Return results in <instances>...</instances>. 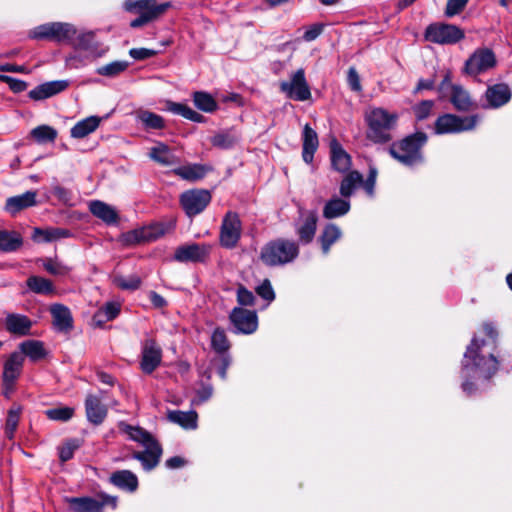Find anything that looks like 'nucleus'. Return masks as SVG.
<instances>
[{"label":"nucleus","mask_w":512,"mask_h":512,"mask_svg":"<svg viewBox=\"0 0 512 512\" xmlns=\"http://www.w3.org/2000/svg\"><path fill=\"white\" fill-rule=\"evenodd\" d=\"M434 107L432 100H424L414 107V113L417 120H424L428 118Z\"/></svg>","instance_id":"nucleus-56"},{"label":"nucleus","mask_w":512,"mask_h":512,"mask_svg":"<svg viewBox=\"0 0 512 512\" xmlns=\"http://www.w3.org/2000/svg\"><path fill=\"white\" fill-rule=\"evenodd\" d=\"M69 512H103V504L92 497H65Z\"/></svg>","instance_id":"nucleus-20"},{"label":"nucleus","mask_w":512,"mask_h":512,"mask_svg":"<svg viewBox=\"0 0 512 512\" xmlns=\"http://www.w3.org/2000/svg\"><path fill=\"white\" fill-rule=\"evenodd\" d=\"M342 233L340 228L335 224H328L321 236L320 242L322 246V251L324 254H328L330 247L341 237Z\"/></svg>","instance_id":"nucleus-41"},{"label":"nucleus","mask_w":512,"mask_h":512,"mask_svg":"<svg viewBox=\"0 0 512 512\" xmlns=\"http://www.w3.org/2000/svg\"><path fill=\"white\" fill-rule=\"evenodd\" d=\"M207 171L208 169L200 164H189L173 170L175 175L188 181H197L202 179L206 175Z\"/></svg>","instance_id":"nucleus-35"},{"label":"nucleus","mask_w":512,"mask_h":512,"mask_svg":"<svg viewBox=\"0 0 512 512\" xmlns=\"http://www.w3.org/2000/svg\"><path fill=\"white\" fill-rule=\"evenodd\" d=\"M19 347L21 352L34 362L43 359L47 354L44 344L38 340H26Z\"/></svg>","instance_id":"nucleus-38"},{"label":"nucleus","mask_w":512,"mask_h":512,"mask_svg":"<svg viewBox=\"0 0 512 512\" xmlns=\"http://www.w3.org/2000/svg\"><path fill=\"white\" fill-rule=\"evenodd\" d=\"M23 237L17 231L0 230V251L10 253L20 249Z\"/></svg>","instance_id":"nucleus-31"},{"label":"nucleus","mask_w":512,"mask_h":512,"mask_svg":"<svg viewBox=\"0 0 512 512\" xmlns=\"http://www.w3.org/2000/svg\"><path fill=\"white\" fill-rule=\"evenodd\" d=\"M193 102L198 109L206 113H211L217 108V102L214 98L209 93L203 91H198L193 94Z\"/></svg>","instance_id":"nucleus-46"},{"label":"nucleus","mask_w":512,"mask_h":512,"mask_svg":"<svg viewBox=\"0 0 512 512\" xmlns=\"http://www.w3.org/2000/svg\"><path fill=\"white\" fill-rule=\"evenodd\" d=\"M363 183V176L358 171L349 172L340 184V194L344 198H349L354 190Z\"/></svg>","instance_id":"nucleus-39"},{"label":"nucleus","mask_w":512,"mask_h":512,"mask_svg":"<svg viewBox=\"0 0 512 512\" xmlns=\"http://www.w3.org/2000/svg\"><path fill=\"white\" fill-rule=\"evenodd\" d=\"M485 98L488 107L499 108L509 102L511 91L506 84H495L487 88Z\"/></svg>","instance_id":"nucleus-21"},{"label":"nucleus","mask_w":512,"mask_h":512,"mask_svg":"<svg viewBox=\"0 0 512 512\" xmlns=\"http://www.w3.org/2000/svg\"><path fill=\"white\" fill-rule=\"evenodd\" d=\"M257 294L267 300L268 302H271L275 298V293L272 288V285L268 279H265L257 288H256Z\"/></svg>","instance_id":"nucleus-59"},{"label":"nucleus","mask_w":512,"mask_h":512,"mask_svg":"<svg viewBox=\"0 0 512 512\" xmlns=\"http://www.w3.org/2000/svg\"><path fill=\"white\" fill-rule=\"evenodd\" d=\"M35 40H48L59 44H71L87 56H102L106 48L94 38V34H31Z\"/></svg>","instance_id":"nucleus-3"},{"label":"nucleus","mask_w":512,"mask_h":512,"mask_svg":"<svg viewBox=\"0 0 512 512\" xmlns=\"http://www.w3.org/2000/svg\"><path fill=\"white\" fill-rule=\"evenodd\" d=\"M240 140V135L234 129L223 130L210 138V143L220 149H230Z\"/></svg>","instance_id":"nucleus-34"},{"label":"nucleus","mask_w":512,"mask_h":512,"mask_svg":"<svg viewBox=\"0 0 512 512\" xmlns=\"http://www.w3.org/2000/svg\"><path fill=\"white\" fill-rule=\"evenodd\" d=\"M120 427L131 440L140 443L144 447L156 441L149 432L140 427H134L128 424H121Z\"/></svg>","instance_id":"nucleus-40"},{"label":"nucleus","mask_w":512,"mask_h":512,"mask_svg":"<svg viewBox=\"0 0 512 512\" xmlns=\"http://www.w3.org/2000/svg\"><path fill=\"white\" fill-rule=\"evenodd\" d=\"M78 448V444L75 440H71L66 442L62 447L59 449V458L62 462H66L70 460L73 455L74 451Z\"/></svg>","instance_id":"nucleus-60"},{"label":"nucleus","mask_w":512,"mask_h":512,"mask_svg":"<svg viewBox=\"0 0 512 512\" xmlns=\"http://www.w3.org/2000/svg\"><path fill=\"white\" fill-rule=\"evenodd\" d=\"M85 410L88 421L94 425L103 423L107 416V407L101 402L99 397L92 394L86 397Z\"/></svg>","instance_id":"nucleus-19"},{"label":"nucleus","mask_w":512,"mask_h":512,"mask_svg":"<svg viewBox=\"0 0 512 512\" xmlns=\"http://www.w3.org/2000/svg\"><path fill=\"white\" fill-rule=\"evenodd\" d=\"M299 253L298 245L290 240L277 239L266 243L260 251V260L266 266L275 267L292 262Z\"/></svg>","instance_id":"nucleus-4"},{"label":"nucleus","mask_w":512,"mask_h":512,"mask_svg":"<svg viewBox=\"0 0 512 512\" xmlns=\"http://www.w3.org/2000/svg\"><path fill=\"white\" fill-rule=\"evenodd\" d=\"M124 6L127 11L138 15L130 22L131 28L138 29L158 19L170 5L169 3L158 4L156 0H128Z\"/></svg>","instance_id":"nucleus-5"},{"label":"nucleus","mask_w":512,"mask_h":512,"mask_svg":"<svg viewBox=\"0 0 512 512\" xmlns=\"http://www.w3.org/2000/svg\"><path fill=\"white\" fill-rule=\"evenodd\" d=\"M30 134L40 144L54 142L57 138V131L48 125L37 126L31 130Z\"/></svg>","instance_id":"nucleus-47"},{"label":"nucleus","mask_w":512,"mask_h":512,"mask_svg":"<svg viewBox=\"0 0 512 512\" xmlns=\"http://www.w3.org/2000/svg\"><path fill=\"white\" fill-rule=\"evenodd\" d=\"M350 210V201L334 197L323 208V216L326 219H334L346 215Z\"/></svg>","instance_id":"nucleus-30"},{"label":"nucleus","mask_w":512,"mask_h":512,"mask_svg":"<svg viewBox=\"0 0 512 512\" xmlns=\"http://www.w3.org/2000/svg\"><path fill=\"white\" fill-rule=\"evenodd\" d=\"M479 121L477 115L457 116L454 114H444L439 116L435 122L434 130L436 134H451L473 130Z\"/></svg>","instance_id":"nucleus-7"},{"label":"nucleus","mask_w":512,"mask_h":512,"mask_svg":"<svg viewBox=\"0 0 512 512\" xmlns=\"http://www.w3.org/2000/svg\"><path fill=\"white\" fill-rule=\"evenodd\" d=\"M89 210L93 216L102 220L107 225H113L118 222L119 216L115 208L103 201H91L89 203Z\"/></svg>","instance_id":"nucleus-26"},{"label":"nucleus","mask_w":512,"mask_h":512,"mask_svg":"<svg viewBox=\"0 0 512 512\" xmlns=\"http://www.w3.org/2000/svg\"><path fill=\"white\" fill-rule=\"evenodd\" d=\"M35 32H76V28L69 23L52 22L40 25Z\"/></svg>","instance_id":"nucleus-53"},{"label":"nucleus","mask_w":512,"mask_h":512,"mask_svg":"<svg viewBox=\"0 0 512 512\" xmlns=\"http://www.w3.org/2000/svg\"><path fill=\"white\" fill-rule=\"evenodd\" d=\"M36 197V191H27L21 195L10 197L6 201L5 209L15 215L23 209L35 206L37 204Z\"/></svg>","instance_id":"nucleus-24"},{"label":"nucleus","mask_w":512,"mask_h":512,"mask_svg":"<svg viewBox=\"0 0 512 512\" xmlns=\"http://www.w3.org/2000/svg\"><path fill=\"white\" fill-rule=\"evenodd\" d=\"M255 301L254 294L245 288L244 286H239L237 289V302L241 306H252Z\"/></svg>","instance_id":"nucleus-57"},{"label":"nucleus","mask_w":512,"mask_h":512,"mask_svg":"<svg viewBox=\"0 0 512 512\" xmlns=\"http://www.w3.org/2000/svg\"><path fill=\"white\" fill-rule=\"evenodd\" d=\"M426 142V134L423 132H416L407 136L400 142L392 144L390 154L401 164L412 167L423 162L421 149Z\"/></svg>","instance_id":"nucleus-2"},{"label":"nucleus","mask_w":512,"mask_h":512,"mask_svg":"<svg viewBox=\"0 0 512 512\" xmlns=\"http://www.w3.org/2000/svg\"><path fill=\"white\" fill-rule=\"evenodd\" d=\"M114 283L123 290H136L140 287L141 280L137 275L115 276Z\"/></svg>","instance_id":"nucleus-54"},{"label":"nucleus","mask_w":512,"mask_h":512,"mask_svg":"<svg viewBox=\"0 0 512 512\" xmlns=\"http://www.w3.org/2000/svg\"><path fill=\"white\" fill-rule=\"evenodd\" d=\"M31 238L37 243H49L53 241L51 229L34 228Z\"/></svg>","instance_id":"nucleus-62"},{"label":"nucleus","mask_w":512,"mask_h":512,"mask_svg":"<svg viewBox=\"0 0 512 512\" xmlns=\"http://www.w3.org/2000/svg\"><path fill=\"white\" fill-rule=\"evenodd\" d=\"M168 419L185 429H195L197 427V413L195 411H170Z\"/></svg>","instance_id":"nucleus-37"},{"label":"nucleus","mask_w":512,"mask_h":512,"mask_svg":"<svg viewBox=\"0 0 512 512\" xmlns=\"http://www.w3.org/2000/svg\"><path fill=\"white\" fill-rule=\"evenodd\" d=\"M22 407L19 404H14L8 411L5 433L9 439H12L17 429Z\"/></svg>","instance_id":"nucleus-50"},{"label":"nucleus","mask_w":512,"mask_h":512,"mask_svg":"<svg viewBox=\"0 0 512 512\" xmlns=\"http://www.w3.org/2000/svg\"><path fill=\"white\" fill-rule=\"evenodd\" d=\"M450 102L458 111H469L473 107L470 94L461 85H451Z\"/></svg>","instance_id":"nucleus-29"},{"label":"nucleus","mask_w":512,"mask_h":512,"mask_svg":"<svg viewBox=\"0 0 512 512\" xmlns=\"http://www.w3.org/2000/svg\"><path fill=\"white\" fill-rule=\"evenodd\" d=\"M27 287L37 294H51L54 292L53 283L43 277L30 276L26 281Z\"/></svg>","instance_id":"nucleus-43"},{"label":"nucleus","mask_w":512,"mask_h":512,"mask_svg":"<svg viewBox=\"0 0 512 512\" xmlns=\"http://www.w3.org/2000/svg\"><path fill=\"white\" fill-rule=\"evenodd\" d=\"M137 117L145 129L158 130L165 126L164 119L160 115L150 111H141Z\"/></svg>","instance_id":"nucleus-49"},{"label":"nucleus","mask_w":512,"mask_h":512,"mask_svg":"<svg viewBox=\"0 0 512 512\" xmlns=\"http://www.w3.org/2000/svg\"><path fill=\"white\" fill-rule=\"evenodd\" d=\"M68 86V80L49 81L32 89L29 96L34 100H43L66 90Z\"/></svg>","instance_id":"nucleus-18"},{"label":"nucleus","mask_w":512,"mask_h":512,"mask_svg":"<svg viewBox=\"0 0 512 512\" xmlns=\"http://www.w3.org/2000/svg\"><path fill=\"white\" fill-rule=\"evenodd\" d=\"M280 90L290 99L296 101H307L311 98L310 87L305 79L302 68L294 72L289 81L280 83Z\"/></svg>","instance_id":"nucleus-8"},{"label":"nucleus","mask_w":512,"mask_h":512,"mask_svg":"<svg viewBox=\"0 0 512 512\" xmlns=\"http://www.w3.org/2000/svg\"><path fill=\"white\" fill-rule=\"evenodd\" d=\"M24 357L19 352H13L4 364L3 381H14L18 379L23 367Z\"/></svg>","instance_id":"nucleus-28"},{"label":"nucleus","mask_w":512,"mask_h":512,"mask_svg":"<svg viewBox=\"0 0 512 512\" xmlns=\"http://www.w3.org/2000/svg\"><path fill=\"white\" fill-rule=\"evenodd\" d=\"M210 201L211 194L204 189H192L180 195V204L188 217L200 214Z\"/></svg>","instance_id":"nucleus-9"},{"label":"nucleus","mask_w":512,"mask_h":512,"mask_svg":"<svg viewBox=\"0 0 512 512\" xmlns=\"http://www.w3.org/2000/svg\"><path fill=\"white\" fill-rule=\"evenodd\" d=\"M317 220V213L315 211H310L308 212L303 224L297 229L299 238L304 243H309L314 238Z\"/></svg>","instance_id":"nucleus-36"},{"label":"nucleus","mask_w":512,"mask_h":512,"mask_svg":"<svg viewBox=\"0 0 512 512\" xmlns=\"http://www.w3.org/2000/svg\"><path fill=\"white\" fill-rule=\"evenodd\" d=\"M109 480L114 486L127 492H135L138 488V478L130 470L115 471Z\"/></svg>","instance_id":"nucleus-27"},{"label":"nucleus","mask_w":512,"mask_h":512,"mask_svg":"<svg viewBox=\"0 0 512 512\" xmlns=\"http://www.w3.org/2000/svg\"><path fill=\"white\" fill-rule=\"evenodd\" d=\"M211 347L218 354H225L230 349V342L222 328H216L211 335Z\"/></svg>","instance_id":"nucleus-45"},{"label":"nucleus","mask_w":512,"mask_h":512,"mask_svg":"<svg viewBox=\"0 0 512 512\" xmlns=\"http://www.w3.org/2000/svg\"><path fill=\"white\" fill-rule=\"evenodd\" d=\"M120 313V305L115 302H108L103 305L94 315V320L98 324L115 319Z\"/></svg>","instance_id":"nucleus-44"},{"label":"nucleus","mask_w":512,"mask_h":512,"mask_svg":"<svg viewBox=\"0 0 512 512\" xmlns=\"http://www.w3.org/2000/svg\"><path fill=\"white\" fill-rule=\"evenodd\" d=\"M101 118L97 116H89L77 122L71 128V137L81 139L94 132L100 125Z\"/></svg>","instance_id":"nucleus-33"},{"label":"nucleus","mask_w":512,"mask_h":512,"mask_svg":"<svg viewBox=\"0 0 512 512\" xmlns=\"http://www.w3.org/2000/svg\"><path fill=\"white\" fill-rule=\"evenodd\" d=\"M229 318L239 333L251 334L258 327V318L255 311L235 307L231 311Z\"/></svg>","instance_id":"nucleus-13"},{"label":"nucleus","mask_w":512,"mask_h":512,"mask_svg":"<svg viewBox=\"0 0 512 512\" xmlns=\"http://www.w3.org/2000/svg\"><path fill=\"white\" fill-rule=\"evenodd\" d=\"M43 267L52 275H63L67 272L64 265L51 258L44 260Z\"/></svg>","instance_id":"nucleus-61"},{"label":"nucleus","mask_w":512,"mask_h":512,"mask_svg":"<svg viewBox=\"0 0 512 512\" xmlns=\"http://www.w3.org/2000/svg\"><path fill=\"white\" fill-rule=\"evenodd\" d=\"M74 409L70 407L52 408L46 411L49 419L55 421H67L73 416Z\"/></svg>","instance_id":"nucleus-55"},{"label":"nucleus","mask_w":512,"mask_h":512,"mask_svg":"<svg viewBox=\"0 0 512 512\" xmlns=\"http://www.w3.org/2000/svg\"><path fill=\"white\" fill-rule=\"evenodd\" d=\"M211 245L190 243L179 246L174 252V260L181 263H202L207 260L211 252Z\"/></svg>","instance_id":"nucleus-11"},{"label":"nucleus","mask_w":512,"mask_h":512,"mask_svg":"<svg viewBox=\"0 0 512 512\" xmlns=\"http://www.w3.org/2000/svg\"><path fill=\"white\" fill-rule=\"evenodd\" d=\"M141 452H134L132 457L141 462L143 468L147 471L155 468L161 458L162 448L157 441L144 447Z\"/></svg>","instance_id":"nucleus-17"},{"label":"nucleus","mask_w":512,"mask_h":512,"mask_svg":"<svg viewBox=\"0 0 512 512\" xmlns=\"http://www.w3.org/2000/svg\"><path fill=\"white\" fill-rule=\"evenodd\" d=\"M0 80L7 83L14 92H22L27 88V84L24 81L7 75H0Z\"/></svg>","instance_id":"nucleus-64"},{"label":"nucleus","mask_w":512,"mask_h":512,"mask_svg":"<svg viewBox=\"0 0 512 512\" xmlns=\"http://www.w3.org/2000/svg\"><path fill=\"white\" fill-rule=\"evenodd\" d=\"M150 158L162 166H172L178 163L177 157L171 152L170 148L163 144L158 143L152 147L149 152Z\"/></svg>","instance_id":"nucleus-32"},{"label":"nucleus","mask_w":512,"mask_h":512,"mask_svg":"<svg viewBox=\"0 0 512 512\" xmlns=\"http://www.w3.org/2000/svg\"><path fill=\"white\" fill-rule=\"evenodd\" d=\"M32 321L25 315L11 313L6 316L5 327L8 332L18 336L30 334Z\"/></svg>","instance_id":"nucleus-22"},{"label":"nucleus","mask_w":512,"mask_h":512,"mask_svg":"<svg viewBox=\"0 0 512 512\" xmlns=\"http://www.w3.org/2000/svg\"><path fill=\"white\" fill-rule=\"evenodd\" d=\"M302 141L303 160L305 163L310 164L312 163L314 154L318 149L319 140L316 131L312 129L309 124H306L303 128Z\"/></svg>","instance_id":"nucleus-25"},{"label":"nucleus","mask_w":512,"mask_h":512,"mask_svg":"<svg viewBox=\"0 0 512 512\" xmlns=\"http://www.w3.org/2000/svg\"><path fill=\"white\" fill-rule=\"evenodd\" d=\"M242 225L239 215L229 211L225 214L220 228V244L228 249L234 248L241 237Z\"/></svg>","instance_id":"nucleus-10"},{"label":"nucleus","mask_w":512,"mask_h":512,"mask_svg":"<svg viewBox=\"0 0 512 512\" xmlns=\"http://www.w3.org/2000/svg\"><path fill=\"white\" fill-rule=\"evenodd\" d=\"M171 42L170 39H164L160 41V47L158 48H132L129 51V55L135 60H145L161 52L162 48Z\"/></svg>","instance_id":"nucleus-51"},{"label":"nucleus","mask_w":512,"mask_h":512,"mask_svg":"<svg viewBox=\"0 0 512 512\" xmlns=\"http://www.w3.org/2000/svg\"><path fill=\"white\" fill-rule=\"evenodd\" d=\"M482 328L488 339L473 337L462 361L461 374L464 378L462 389L468 395L476 390L475 384L470 382V379L476 381L488 380L497 372L499 367V362L492 352L484 353L485 347L492 346L494 348L496 346L498 333L491 323H484Z\"/></svg>","instance_id":"nucleus-1"},{"label":"nucleus","mask_w":512,"mask_h":512,"mask_svg":"<svg viewBox=\"0 0 512 512\" xmlns=\"http://www.w3.org/2000/svg\"><path fill=\"white\" fill-rule=\"evenodd\" d=\"M167 107L170 112L177 115H181L184 118L191 120L193 122L200 123L204 120V116L202 114L194 111L192 108L185 104L168 102Z\"/></svg>","instance_id":"nucleus-42"},{"label":"nucleus","mask_w":512,"mask_h":512,"mask_svg":"<svg viewBox=\"0 0 512 512\" xmlns=\"http://www.w3.org/2000/svg\"><path fill=\"white\" fill-rule=\"evenodd\" d=\"M168 227L164 223H155L149 226L129 231L123 235L126 244L154 241L167 232Z\"/></svg>","instance_id":"nucleus-12"},{"label":"nucleus","mask_w":512,"mask_h":512,"mask_svg":"<svg viewBox=\"0 0 512 512\" xmlns=\"http://www.w3.org/2000/svg\"><path fill=\"white\" fill-rule=\"evenodd\" d=\"M53 325L59 332L68 333L73 329V317L70 309L63 304H53L50 307Z\"/></svg>","instance_id":"nucleus-16"},{"label":"nucleus","mask_w":512,"mask_h":512,"mask_svg":"<svg viewBox=\"0 0 512 512\" xmlns=\"http://www.w3.org/2000/svg\"><path fill=\"white\" fill-rule=\"evenodd\" d=\"M495 56L488 49L476 51L465 63V71L469 75H477L495 65Z\"/></svg>","instance_id":"nucleus-15"},{"label":"nucleus","mask_w":512,"mask_h":512,"mask_svg":"<svg viewBox=\"0 0 512 512\" xmlns=\"http://www.w3.org/2000/svg\"><path fill=\"white\" fill-rule=\"evenodd\" d=\"M53 195L66 205H72V193L65 187L57 185L53 187Z\"/></svg>","instance_id":"nucleus-63"},{"label":"nucleus","mask_w":512,"mask_h":512,"mask_svg":"<svg viewBox=\"0 0 512 512\" xmlns=\"http://www.w3.org/2000/svg\"><path fill=\"white\" fill-rule=\"evenodd\" d=\"M129 66V62L117 60L98 67L96 72L101 76L115 77L124 72Z\"/></svg>","instance_id":"nucleus-48"},{"label":"nucleus","mask_w":512,"mask_h":512,"mask_svg":"<svg viewBox=\"0 0 512 512\" xmlns=\"http://www.w3.org/2000/svg\"><path fill=\"white\" fill-rule=\"evenodd\" d=\"M469 0H448L445 14L449 17L459 14L468 4Z\"/></svg>","instance_id":"nucleus-58"},{"label":"nucleus","mask_w":512,"mask_h":512,"mask_svg":"<svg viewBox=\"0 0 512 512\" xmlns=\"http://www.w3.org/2000/svg\"><path fill=\"white\" fill-rule=\"evenodd\" d=\"M162 350L153 339L145 340L142 346L140 367L145 374H151L161 364Z\"/></svg>","instance_id":"nucleus-14"},{"label":"nucleus","mask_w":512,"mask_h":512,"mask_svg":"<svg viewBox=\"0 0 512 512\" xmlns=\"http://www.w3.org/2000/svg\"><path fill=\"white\" fill-rule=\"evenodd\" d=\"M396 120V114H390L382 108L373 109L367 116L369 138L378 143L389 141L391 138L389 131L394 126Z\"/></svg>","instance_id":"nucleus-6"},{"label":"nucleus","mask_w":512,"mask_h":512,"mask_svg":"<svg viewBox=\"0 0 512 512\" xmlns=\"http://www.w3.org/2000/svg\"><path fill=\"white\" fill-rule=\"evenodd\" d=\"M424 41L440 45L455 44L461 41L464 34H423Z\"/></svg>","instance_id":"nucleus-52"},{"label":"nucleus","mask_w":512,"mask_h":512,"mask_svg":"<svg viewBox=\"0 0 512 512\" xmlns=\"http://www.w3.org/2000/svg\"><path fill=\"white\" fill-rule=\"evenodd\" d=\"M331 149V164L334 170L345 173L351 167V157L350 155L343 149L341 144L333 139L330 143Z\"/></svg>","instance_id":"nucleus-23"}]
</instances>
